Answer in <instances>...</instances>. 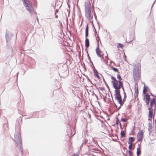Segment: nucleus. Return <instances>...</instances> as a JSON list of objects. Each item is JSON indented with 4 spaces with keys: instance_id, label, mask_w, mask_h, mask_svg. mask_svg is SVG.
I'll use <instances>...</instances> for the list:
<instances>
[{
    "instance_id": "f257e3e1",
    "label": "nucleus",
    "mask_w": 156,
    "mask_h": 156,
    "mask_svg": "<svg viewBox=\"0 0 156 156\" xmlns=\"http://www.w3.org/2000/svg\"><path fill=\"white\" fill-rule=\"evenodd\" d=\"M111 79L112 86L115 90H120L121 88L124 90L123 81H118L113 76H112Z\"/></svg>"
},
{
    "instance_id": "f03ea898",
    "label": "nucleus",
    "mask_w": 156,
    "mask_h": 156,
    "mask_svg": "<svg viewBox=\"0 0 156 156\" xmlns=\"http://www.w3.org/2000/svg\"><path fill=\"white\" fill-rule=\"evenodd\" d=\"M141 65L139 63H137L135 66L133 70V74L134 79L138 81L140 77Z\"/></svg>"
},
{
    "instance_id": "7ed1b4c3",
    "label": "nucleus",
    "mask_w": 156,
    "mask_h": 156,
    "mask_svg": "<svg viewBox=\"0 0 156 156\" xmlns=\"http://www.w3.org/2000/svg\"><path fill=\"white\" fill-rule=\"evenodd\" d=\"M114 91L115 92L114 96L115 99L118 101L119 104V105L118 106L116 105L114 103V104L116 108L119 109L123 104L124 101L122 100L120 94V90H115Z\"/></svg>"
},
{
    "instance_id": "20e7f679",
    "label": "nucleus",
    "mask_w": 156,
    "mask_h": 156,
    "mask_svg": "<svg viewBox=\"0 0 156 156\" xmlns=\"http://www.w3.org/2000/svg\"><path fill=\"white\" fill-rule=\"evenodd\" d=\"M23 3L27 10L30 14H32L34 11L32 4L30 2L29 0H23Z\"/></svg>"
},
{
    "instance_id": "39448f33",
    "label": "nucleus",
    "mask_w": 156,
    "mask_h": 156,
    "mask_svg": "<svg viewBox=\"0 0 156 156\" xmlns=\"http://www.w3.org/2000/svg\"><path fill=\"white\" fill-rule=\"evenodd\" d=\"M95 51L97 55L103 59L104 62L105 63H107L108 59L107 53H106V55L105 56V58H104V54L101 51L98 46L96 48Z\"/></svg>"
},
{
    "instance_id": "423d86ee",
    "label": "nucleus",
    "mask_w": 156,
    "mask_h": 156,
    "mask_svg": "<svg viewBox=\"0 0 156 156\" xmlns=\"http://www.w3.org/2000/svg\"><path fill=\"white\" fill-rule=\"evenodd\" d=\"M14 139L16 141L18 145L20 146V149L22 153L23 154V150H22V142L21 137V134L20 133H18L15 135Z\"/></svg>"
},
{
    "instance_id": "0eeeda50",
    "label": "nucleus",
    "mask_w": 156,
    "mask_h": 156,
    "mask_svg": "<svg viewBox=\"0 0 156 156\" xmlns=\"http://www.w3.org/2000/svg\"><path fill=\"white\" fill-rule=\"evenodd\" d=\"M90 6V4L89 6L87 7L85 6V16L87 18L89 19L91 18Z\"/></svg>"
},
{
    "instance_id": "6e6552de",
    "label": "nucleus",
    "mask_w": 156,
    "mask_h": 156,
    "mask_svg": "<svg viewBox=\"0 0 156 156\" xmlns=\"http://www.w3.org/2000/svg\"><path fill=\"white\" fill-rule=\"evenodd\" d=\"M148 109L149 111L148 115V120H150L153 117L154 121L155 114L154 113H153V109H151V108H148Z\"/></svg>"
},
{
    "instance_id": "1a4fd4ad",
    "label": "nucleus",
    "mask_w": 156,
    "mask_h": 156,
    "mask_svg": "<svg viewBox=\"0 0 156 156\" xmlns=\"http://www.w3.org/2000/svg\"><path fill=\"white\" fill-rule=\"evenodd\" d=\"M143 130L139 131L137 135V140L138 141H140L142 139L143 135Z\"/></svg>"
},
{
    "instance_id": "9d476101",
    "label": "nucleus",
    "mask_w": 156,
    "mask_h": 156,
    "mask_svg": "<svg viewBox=\"0 0 156 156\" xmlns=\"http://www.w3.org/2000/svg\"><path fill=\"white\" fill-rule=\"evenodd\" d=\"M150 107L149 108H151L152 109V108L154 107L155 109H156V101L154 98H153L151 100L150 102Z\"/></svg>"
},
{
    "instance_id": "9b49d317",
    "label": "nucleus",
    "mask_w": 156,
    "mask_h": 156,
    "mask_svg": "<svg viewBox=\"0 0 156 156\" xmlns=\"http://www.w3.org/2000/svg\"><path fill=\"white\" fill-rule=\"evenodd\" d=\"M93 70L94 76L98 78H100L98 74V72L94 67L93 69Z\"/></svg>"
},
{
    "instance_id": "f8f14e48",
    "label": "nucleus",
    "mask_w": 156,
    "mask_h": 156,
    "mask_svg": "<svg viewBox=\"0 0 156 156\" xmlns=\"http://www.w3.org/2000/svg\"><path fill=\"white\" fill-rule=\"evenodd\" d=\"M135 139L133 137H130L129 138L128 144H132V143L134 141Z\"/></svg>"
},
{
    "instance_id": "ddd939ff",
    "label": "nucleus",
    "mask_w": 156,
    "mask_h": 156,
    "mask_svg": "<svg viewBox=\"0 0 156 156\" xmlns=\"http://www.w3.org/2000/svg\"><path fill=\"white\" fill-rule=\"evenodd\" d=\"M88 35V25L87 24L86 26V31H85V36L86 38H87Z\"/></svg>"
},
{
    "instance_id": "4468645a",
    "label": "nucleus",
    "mask_w": 156,
    "mask_h": 156,
    "mask_svg": "<svg viewBox=\"0 0 156 156\" xmlns=\"http://www.w3.org/2000/svg\"><path fill=\"white\" fill-rule=\"evenodd\" d=\"M110 68L111 69H112L115 72L117 73H119V72L118 69L116 68H115L112 66H111L110 67Z\"/></svg>"
},
{
    "instance_id": "2eb2a0df",
    "label": "nucleus",
    "mask_w": 156,
    "mask_h": 156,
    "mask_svg": "<svg viewBox=\"0 0 156 156\" xmlns=\"http://www.w3.org/2000/svg\"><path fill=\"white\" fill-rule=\"evenodd\" d=\"M85 45L86 48H88L89 46V40L87 38H86Z\"/></svg>"
},
{
    "instance_id": "dca6fc26",
    "label": "nucleus",
    "mask_w": 156,
    "mask_h": 156,
    "mask_svg": "<svg viewBox=\"0 0 156 156\" xmlns=\"http://www.w3.org/2000/svg\"><path fill=\"white\" fill-rule=\"evenodd\" d=\"M124 45L120 43H119L117 45V47L118 48H121L122 49L123 48Z\"/></svg>"
},
{
    "instance_id": "f3484780",
    "label": "nucleus",
    "mask_w": 156,
    "mask_h": 156,
    "mask_svg": "<svg viewBox=\"0 0 156 156\" xmlns=\"http://www.w3.org/2000/svg\"><path fill=\"white\" fill-rule=\"evenodd\" d=\"M141 154V150L140 147L137 149L136 154L137 156H139Z\"/></svg>"
},
{
    "instance_id": "a211bd4d",
    "label": "nucleus",
    "mask_w": 156,
    "mask_h": 156,
    "mask_svg": "<svg viewBox=\"0 0 156 156\" xmlns=\"http://www.w3.org/2000/svg\"><path fill=\"white\" fill-rule=\"evenodd\" d=\"M117 78L118 80V81H122V78H121L120 75L119 74H118L117 75Z\"/></svg>"
},
{
    "instance_id": "6ab92c4d",
    "label": "nucleus",
    "mask_w": 156,
    "mask_h": 156,
    "mask_svg": "<svg viewBox=\"0 0 156 156\" xmlns=\"http://www.w3.org/2000/svg\"><path fill=\"white\" fill-rule=\"evenodd\" d=\"M121 135L122 137L124 136L125 135V133L124 131L122 130L121 132Z\"/></svg>"
},
{
    "instance_id": "aec40b11",
    "label": "nucleus",
    "mask_w": 156,
    "mask_h": 156,
    "mask_svg": "<svg viewBox=\"0 0 156 156\" xmlns=\"http://www.w3.org/2000/svg\"><path fill=\"white\" fill-rule=\"evenodd\" d=\"M135 95L138 96V91L137 88L135 89Z\"/></svg>"
},
{
    "instance_id": "412c9836",
    "label": "nucleus",
    "mask_w": 156,
    "mask_h": 156,
    "mask_svg": "<svg viewBox=\"0 0 156 156\" xmlns=\"http://www.w3.org/2000/svg\"><path fill=\"white\" fill-rule=\"evenodd\" d=\"M146 100H150V96L148 94H146Z\"/></svg>"
},
{
    "instance_id": "4be33fe9",
    "label": "nucleus",
    "mask_w": 156,
    "mask_h": 156,
    "mask_svg": "<svg viewBox=\"0 0 156 156\" xmlns=\"http://www.w3.org/2000/svg\"><path fill=\"white\" fill-rule=\"evenodd\" d=\"M129 155L130 156H133V153L130 150L129 151Z\"/></svg>"
},
{
    "instance_id": "5701e85b",
    "label": "nucleus",
    "mask_w": 156,
    "mask_h": 156,
    "mask_svg": "<svg viewBox=\"0 0 156 156\" xmlns=\"http://www.w3.org/2000/svg\"><path fill=\"white\" fill-rule=\"evenodd\" d=\"M130 144L129 147V149L130 150L132 148L133 144Z\"/></svg>"
},
{
    "instance_id": "b1692460",
    "label": "nucleus",
    "mask_w": 156,
    "mask_h": 156,
    "mask_svg": "<svg viewBox=\"0 0 156 156\" xmlns=\"http://www.w3.org/2000/svg\"><path fill=\"white\" fill-rule=\"evenodd\" d=\"M116 119H117L116 121V124H117V125H118L119 124V122H120L119 120V119L118 118L116 117Z\"/></svg>"
},
{
    "instance_id": "393cba45",
    "label": "nucleus",
    "mask_w": 156,
    "mask_h": 156,
    "mask_svg": "<svg viewBox=\"0 0 156 156\" xmlns=\"http://www.w3.org/2000/svg\"><path fill=\"white\" fill-rule=\"evenodd\" d=\"M121 120L123 122H125L126 121L127 119H126L121 118Z\"/></svg>"
},
{
    "instance_id": "a878e982",
    "label": "nucleus",
    "mask_w": 156,
    "mask_h": 156,
    "mask_svg": "<svg viewBox=\"0 0 156 156\" xmlns=\"http://www.w3.org/2000/svg\"><path fill=\"white\" fill-rule=\"evenodd\" d=\"M149 128L150 129H151L152 128L151 124L150 123L148 124Z\"/></svg>"
},
{
    "instance_id": "bb28decb",
    "label": "nucleus",
    "mask_w": 156,
    "mask_h": 156,
    "mask_svg": "<svg viewBox=\"0 0 156 156\" xmlns=\"http://www.w3.org/2000/svg\"><path fill=\"white\" fill-rule=\"evenodd\" d=\"M149 100H146V102L147 105H148V104H149Z\"/></svg>"
},
{
    "instance_id": "cd10ccee",
    "label": "nucleus",
    "mask_w": 156,
    "mask_h": 156,
    "mask_svg": "<svg viewBox=\"0 0 156 156\" xmlns=\"http://www.w3.org/2000/svg\"><path fill=\"white\" fill-rule=\"evenodd\" d=\"M148 12L149 15H150L151 13V10L150 9L148 11Z\"/></svg>"
},
{
    "instance_id": "c85d7f7f",
    "label": "nucleus",
    "mask_w": 156,
    "mask_h": 156,
    "mask_svg": "<svg viewBox=\"0 0 156 156\" xmlns=\"http://www.w3.org/2000/svg\"><path fill=\"white\" fill-rule=\"evenodd\" d=\"M73 156H79V154H74Z\"/></svg>"
},
{
    "instance_id": "c756f323",
    "label": "nucleus",
    "mask_w": 156,
    "mask_h": 156,
    "mask_svg": "<svg viewBox=\"0 0 156 156\" xmlns=\"http://www.w3.org/2000/svg\"><path fill=\"white\" fill-rule=\"evenodd\" d=\"M119 125H120V126L121 127V129H122V125H121V123H120V122H119Z\"/></svg>"
},
{
    "instance_id": "7c9ffc66",
    "label": "nucleus",
    "mask_w": 156,
    "mask_h": 156,
    "mask_svg": "<svg viewBox=\"0 0 156 156\" xmlns=\"http://www.w3.org/2000/svg\"><path fill=\"white\" fill-rule=\"evenodd\" d=\"M96 40L98 41L99 40H100V39H99V37H96Z\"/></svg>"
},
{
    "instance_id": "2f4dec72",
    "label": "nucleus",
    "mask_w": 156,
    "mask_h": 156,
    "mask_svg": "<svg viewBox=\"0 0 156 156\" xmlns=\"http://www.w3.org/2000/svg\"><path fill=\"white\" fill-rule=\"evenodd\" d=\"M124 94H125V98L126 97V94L125 92H124Z\"/></svg>"
},
{
    "instance_id": "473e14b6",
    "label": "nucleus",
    "mask_w": 156,
    "mask_h": 156,
    "mask_svg": "<svg viewBox=\"0 0 156 156\" xmlns=\"http://www.w3.org/2000/svg\"><path fill=\"white\" fill-rule=\"evenodd\" d=\"M55 17H56V18H58V16H57V15H56V16H55Z\"/></svg>"
},
{
    "instance_id": "72a5a7b5",
    "label": "nucleus",
    "mask_w": 156,
    "mask_h": 156,
    "mask_svg": "<svg viewBox=\"0 0 156 156\" xmlns=\"http://www.w3.org/2000/svg\"><path fill=\"white\" fill-rule=\"evenodd\" d=\"M135 23H136L135 22L134 23V25H135Z\"/></svg>"
},
{
    "instance_id": "f704fd0d",
    "label": "nucleus",
    "mask_w": 156,
    "mask_h": 156,
    "mask_svg": "<svg viewBox=\"0 0 156 156\" xmlns=\"http://www.w3.org/2000/svg\"><path fill=\"white\" fill-rule=\"evenodd\" d=\"M144 91H145V90H143L144 92Z\"/></svg>"
}]
</instances>
